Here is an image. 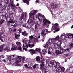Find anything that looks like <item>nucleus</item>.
I'll return each instance as SVG.
<instances>
[{
  "mask_svg": "<svg viewBox=\"0 0 73 73\" xmlns=\"http://www.w3.org/2000/svg\"><path fill=\"white\" fill-rule=\"evenodd\" d=\"M45 60L44 58H43L40 61V69L42 70L43 73H47L49 72V70L45 67Z\"/></svg>",
  "mask_w": 73,
  "mask_h": 73,
  "instance_id": "f257e3e1",
  "label": "nucleus"
},
{
  "mask_svg": "<svg viewBox=\"0 0 73 73\" xmlns=\"http://www.w3.org/2000/svg\"><path fill=\"white\" fill-rule=\"evenodd\" d=\"M59 37H56L54 39H53V40H56L57 41H59L57 43V44H55L54 45V46H55V49H60L61 48V42H62V40L61 39H59Z\"/></svg>",
  "mask_w": 73,
  "mask_h": 73,
  "instance_id": "f03ea898",
  "label": "nucleus"
},
{
  "mask_svg": "<svg viewBox=\"0 0 73 73\" xmlns=\"http://www.w3.org/2000/svg\"><path fill=\"white\" fill-rule=\"evenodd\" d=\"M38 19H39V20L40 21H42L43 19V22L44 23V25H45L46 24V23H49V24H51V22H50L47 19H46L45 18V17H40L38 18Z\"/></svg>",
  "mask_w": 73,
  "mask_h": 73,
  "instance_id": "7ed1b4c3",
  "label": "nucleus"
},
{
  "mask_svg": "<svg viewBox=\"0 0 73 73\" xmlns=\"http://www.w3.org/2000/svg\"><path fill=\"white\" fill-rule=\"evenodd\" d=\"M21 59H22V62L24 63V61H25V58L24 57L21 58L20 56H18V57L16 58V62L17 63L21 62Z\"/></svg>",
  "mask_w": 73,
  "mask_h": 73,
  "instance_id": "20e7f679",
  "label": "nucleus"
},
{
  "mask_svg": "<svg viewBox=\"0 0 73 73\" xmlns=\"http://www.w3.org/2000/svg\"><path fill=\"white\" fill-rule=\"evenodd\" d=\"M27 16V15H25L23 13L21 14L20 15V18L21 21L20 22V23L22 24L23 23L24 21H25V19H26V17Z\"/></svg>",
  "mask_w": 73,
  "mask_h": 73,
  "instance_id": "39448f33",
  "label": "nucleus"
},
{
  "mask_svg": "<svg viewBox=\"0 0 73 73\" xmlns=\"http://www.w3.org/2000/svg\"><path fill=\"white\" fill-rule=\"evenodd\" d=\"M6 19L9 22V23L12 24L11 22L12 21H13V15L11 14L10 15L9 17H7L6 18Z\"/></svg>",
  "mask_w": 73,
  "mask_h": 73,
  "instance_id": "423d86ee",
  "label": "nucleus"
},
{
  "mask_svg": "<svg viewBox=\"0 0 73 73\" xmlns=\"http://www.w3.org/2000/svg\"><path fill=\"white\" fill-rule=\"evenodd\" d=\"M59 27V25L58 23H55L54 24V27H53L54 28V29H56V30H55V31H53L54 33H55V32H57L58 31H60V29L58 28Z\"/></svg>",
  "mask_w": 73,
  "mask_h": 73,
  "instance_id": "0eeeda50",
  "label": "nucleus"
},
{
  "mask_svg": "<svg viewBox=\"0 0 73 73\" xmlns=\"http://www.w3.org/2000/svg\"><path fill=\"white\" fill-rule=\"evenodd\" d=\"M35 13H37V11L36 10H32L31 13H29L30 17H31V15H32L33 19H35V17H36V16L35 15Z\"/></svg>",
  "mask_w": 73,
  "mask_h": 73,
  "instance_id": "6e6552de",
  "label": "nucleus"
},
{
  "mask_svg": "<svg viewBox=\"0 0 73 73\" xmlns=\"http://www.w3.org/2000/svg\"><path fill=\"white\" fill-rule=\"evenodd\" d=\"M56 64V67H54L53 68V70L55 73H58V72H60L59 71V68L58 66Z\"/></svg>",
  "mask_w": 73,
  "mask_h": 73,
  "instance_id": "1a4fd4ad",
  "label": "nucleus"
},
{
  "mask_svg": "<svg viewBox=\"0 0 73 73\" xmlns=\"http://www.w3.org/2000/svg\"><path fill=\"white\" fill-rule=\"evenodd\" d=\"M11 22L12 24L15 23V24L17 25H20V22L18 21L17 19H16L15 21H11Z\"/></svg>",
  "mask_w": 73,
  "mask_h": 73,
  "instance_id": "9d476101",
  "label": "nucleus"
},
{
  "mask_svg": "<svg viewBox=\"0 0 73 73\" xmlns=\"http://www.w3.org/2000/svg\"><path fill=\"white\" fill-rule=\"evenodd\" d=\"M69 37V36H71V33H67L66 34H65V33L61 35V37Z\"/></svg>",
  "mask_w": 73,
  "mask_h": 73,
  "instance_id": "9b49d317",
  "label": "nucleus"
},
{
  "mask_svg": "<svg viewBox=\"0 0 73 73\" xmlns=\"http://www.w3.org/2000/svg\"><path fill=\"white\" fill-rule=\"evenodd\" d=\"M62 49V48H60V51H59V50H56L55 51V53H56V54H62V51L61 50Z\"/></svg>",
  "mask_w": 73,
  "mask_h": 73,
  "instance_id": "f8f14e48",
  "label": "nucleus"
},
{
  "mask_svg": "<svg viewBox=\"0 0 73 73\" xmlns=\"http://www.w3.org/2000/svg\"><path fill=\"white\" fill-rule=\"evenodd\" d=\"M59 70V72H64L65 70V68L64 67H61V66H58Z\"/></svg>",
  "mask_w": 73,
  "mask_h": 73,
  "instance_id": "ddd939ff",
  "label": "nucleus"
},
{
  "mask_svg": "<svg viewBox=\"0 0 73 73\" xmlns=\"http://www.w3.org/2000/svg\"><path fill=\"white\" fill-rule=\"evenodd\" d=\"M28 65L30 67L32 66H33L35 65V62L32 61H30L29 62Z\"/></svg>",
  "mask_w": 73,
  "mask_h": 73,
  "instance_id": "4468645a",
  "label": "nucleus"
},
{
  "mask_svg": "<svg viewBox=\"0 0 73 73\" xmlns=\"http://www.w3.org/2000/svg\"><path fill=\"white\" fill-rule=\"evenodd\" d=\"M17 49V47L16 46H13L11 49V50L12 51H13L16 49Z\"/></svg>",
  "mask_w": 73,
  "mask_h": 73,
  "instance_id": "2eb2a0df",
  "label": "nucleus"
},
{
  "mask_svg": "<svg viewBox=\"0 0 73 73\" xmlns=\"http://www.w3.org/2000/svg\"><path fill=\"white\" fill-rule=\"evenodd\" d=\"M61 50L63 52L62 53H64V52H69V49L67 48L66 49H64L62 48Z\"/></svg>",
  "mask_w": 73,
  "mask_h": 73,
  "instance_id": "dca6fc26",
  "label": "nucleus"
},
{
  "mask_svg": "<svg viewBox=\"0 0 73 73\" xmlns=\"http://www.w3.org/2000/svg\"><path fill=\"white\" fill-rule=\"evenodd\" d=\"M22 35H23L24 36H27L28 35V34L25 31H24V32H22Z\"/></svg>",
  "mask_w": 73,
  "mask_h": 73,
  "instance_id": "f3484780",
  "label": "nucleus"
},
{
  "mask_svg": "<svg viewBox=\"0 0 73 73\" xmlns=\"http://www.w3.org/2000/svg\"><path fill=\"white\" fill-rule=\"evenodd\" d=\"M69 47H70L69 49L71 50L73 48V43H70L69 44Z\"/></svg>",
  "mask_w": 73,
  "mask_h": 73,
  "instance_id": "a211bd4d",
  "label": "nucleus"
},
{
  "mask_svg": "<svg viewBox=\"0 0 73 73\" xmlns=\"http://www.w3.org/2000/svg\"><path fill=\"white\" fill-rule=\"evenodd\" d=\"M33 68H38V65L37 64H34L33 66H32Z\"/></svg>",
  "mask_w": 73,
  "mask_h": 73,
  "instance_id": "6ab92c4d",
  "label": "nucleus"
},
{
  "mask_svg": "<svg viewBox=\"0 0 73 73\" xmlns=\"http://www.w3.org/2000/svg\"><path fill=\"white\" fill-rule=\"evenodd\" d=\"M36 60L38 62H39L40 61V56H38L36 58Z\"/></svg>",
  "mask_w": 73,
  "mask_h": 73,
  "instance_id": "aec40b11",
  "label": "nucleus"
},
{
  "mask_svg": "<svg viewBox=\"0 0 73 73\" xmlns=\"http://www.w3.org/2000/svg\"><path fill=\"white\" fill-rule=\"evenodd\" d=\"M35 50L32 49H31L30 50H29V52H32V54H35V53H36V52L35 51Z\"/></svg>",
  "mask_w": 73,
  "mask_h": 73,
  "instance_id": "412c9836",
  "label": "nucleus"
},
{
  "mask_svg": "<svg viewBox=\"0 0 73 73\" xmlns=\"http://www.w3.org/2000/svg\"><path fill=\"white\" fill-rule=\"evenodd\" d=\"M23 26L26 28H29V25L28 24H26L25 25H23Z\"/></svg>",
  "mask_w": 73,
  "mask_h": 73,
  "instance_id": "4be33fe9",
  "label": "nucleus"
},
{
  "mask_svg": "<svg viewBox=\"0 0 73 73\" xmlns=\"http://www.w3.org/2000/svg\"><path fill=\"white\" fill-rule=\"evenodd\" d=\"M28 0H23V1L24 3H26L27 4V5H29V2L28 1Z\"/></svg>",
  "mask_w": 73,
  "mask_h": 73,
  "instance_id": "5701e85b",
  "label": "nucleus"
},
{
  "mask_svg": "<svg viewBox=\"0 0 73 73\" xmlns=\"http://www.w3.org/2000/svg\"><path fill=\"white\" fill-rule=\"evenodd\" d=\"M0 35L1 37H4V36H5V33L3 32H1L0 33Z\"/></svg>",
  "mask_w": 73,
  "mask_h": 73,
  "instance_id": "b1692460",
  "label": "nucleus"
},
{
  "mask_svg": "<svg viewBox=\"0 0 73 73\" xmlns=\"http://www.w3.org/2000/svg\"><path fill=\"white\" fill-rule=\"evenodd\" d=\"M43 53L44 54H46L47 53L46 50L45 49H44L42 50Z\"/></svg>",
  "mask_w": 73,
  "mask_h": 73,
  "instance_id": "393cba45",
  "label": "nucleus"
},
{
  "mask_svg": "<svg viewBox=\"0 0 73 73\" xmlns=\"http://www.w3.org/2000/svg\"><path fill=\"white\" fill-rule=\"evenodd\" d=\"M38 18H39V17H44V15H42L41 14H40V13H38Z\"/></svg>",
  "mask_w": 73,
  "mask_h": 73,
  "instance_id": "a878e982",
  "label": "nucleus"
},
{
  "mask_svg": "<svg viewBox=\"0 0 73 73\" xmlns=\"http://www.w3.org/2000/svg\"><path fill=\"white\" fill-rule=\"evenodd\" d=\"M40 26V25H39L38 23H37V25H35V30H36V29H37V27H39Z\"/></svg>",
  "mask_w": 73,
  "mask_h": 73,
  "instance_id": "bb28decb",
  "label": "nucleus"
},
{
  "mask_svg": "<svg viewBox=\"0 0 73 73\" xmlns=\"http://www.w3.org/2000/svg\"><path fill=\"white\" fill-rule=\"evenodd\" d=\"M35 46V44H29L28 45V46L29 47H30V48H32V47H33V46Z\"/></svg>",
  "mask_w": 73,
  "mask_h": 73,
  "instance_id": "cd10ccee",
  "label": "nucleus"
},
{
  "mask_svg": "<svg viewBox=\"0 0 73 73\" xmlns=\"http://www.w3.org/2000/svg\"><path fill=\"white\" fill-rule=\"evenodd\" d=\"M5 50H7V52H9L11 51V50L10 49V48L9 47H7L5 48Z\"/></svg>",
  "mask_w": 73,
  "mask_h": 73,
  "instance_id": "c85d7f7f",
  "label": "nucleus"
},
{
  "mask_svg": "<svg viewBox=\"0 0 73 73\" xmlns=\"http://www.w3.org/2000/svg\"><path fill=\"white\" fill-rule=\"evenodd\" d=\"M29 24L31 25H33L34 24V22L33 20L31 19L29 22Z\"/></svg>",
  "mask_w": 73,
  "mask_h": 73,
  "instance_id": "c756f323",
  "label": "nucleus"
},
{
  "mask_svg": "<svg viewBox=\"0 0 73 73\" xmlns=\"http://www.w3.org/2000/svg\"><path fill=\"white\" fill-rule=\"evenodd\" d=\"M50 32L48 31V30H47V29H45L44 30V33H46V34H48V33H50Z\"/></svg>",
  "mask_w": 73,
  "mask_h": 73,
  "instance_id": "7c9ffc66",
  "label": "nucleus"
},
{
  "mask_svg": "<svg viewBox=\"0 0 73 73\" xmlns=\"http://www.w3.org/2000/svg\"><path fill=\"white\" fill-rule=\"evenodd\" d=\"M5 22V20H3V19H1V21L0 22V24H3Z\"/></svg>",
  "mask_w": 73,
  "mask_h": 73,
  "instance_id": "2f4dec72",
  "label": "nucleus"
},
{
  "mask_svg": "<svg viewBox=\"0 0 73 73\" xmlns=\"http://www.w3.org/2000/svg\"><path fill=\"white\" fill-rule=\"evenodd\" d=\"M14 35H15V37H20V34H18L17 33H15Z\"/></svg>",
  "mask_w": 73,
  "mask_h": 73,
  "instance_id": "473e14b6",
  "label": "nucleus"
},
{
  "mask_svg": "<svg viewBox=\"0 0 73 73\" xmlns=\"http://www.w3.org/2000/svg\"><path fill=\"white\" fill-rule=\"evenodd\" d=\"M12 11H13V9L12 8H10L9 9V13H12Z\"/></svg>",
  "mask_w": 73,
  "mask_h": 73,
  "instance_id": "72a5a7b5",
  "label": "nucleus"
},
{
  "mask_svg": "<svg viewBox=\"0 0 73 73\" xmlns=\"http://www.w3.org/2000/svg\"><path fill=\"white\" fill-rule=\"evenodd\" d=\"M4 46H5V44H3L1 46H0V49L1 50L2 49H3L4 48Z\"/></svg>",
  "mask_w": 73,
  "mask_h": 73,
  "instance_id": "f704fd0d",
  "label": "nucleus"
},
{
  "mask_svg": "<svg viewBox=\"0 0 73 73\" xmlns=\"http://www.w3.org/2000/svg\"><path fill=\"white\" fill-rule=\"evenodd\" d=\"M24 66H25V69H28L29 68H30V67H28V66L27 64H24Z\"/></svg>",
  "mask_w": 73,
  "mask_h": 73,
  "instance_id": "c9c22d12",
  "label": "nucleus"
},
{
  "mask_svg": "<svg viewBox=\"0 0 73 73\" xmlns=\"http://www.w3.org/2000/svg\"><path fill=\"white\" fill-rule=\"evenodd\" d=\"M46 66L47 68H50V65L48 64H47L46 65Z\"/></svg>",
  "mask_w": 73,
  "mask_h": 73,
  "instance_id": "e433bc0d",
  "label": "nucleus"
},
{
  "mask_svg": "<svg viewBox=\"0 0 73 73\" xmlns=\"http://www.w3.org/2000/svg\"><path fill=\"white\" fill-rule=\"evenodd\" d=\"M16 44L18 46H20V45H21V43L17 41L16 42Z\"/></svg>",
  "mask_w": 73,
  "mask_h": 73,
  "instance_id": "4c0bfd02",
  "label": "nucleus"
},
{
  "mask_svg": "<svg viewBox=\"0 0 73 73\" xmlns=\"http://www.w3.org/2000/svg\"><path fill=\"white\" fill-rule=\"evenodd\" d=\"M48 42L50 43V44L51 43H53V40L52 39H49L48 40Z\"/></svg>",
  "mask_w": 73,
  "mask_h": 73,
  "instance_id": "58836bf2",
  "label": "nucleus"
},
{
  "mask_svg": "<svg viewBox=\"0 0 73 73\" xmlns=\"http://www.w3.org/2000/svg\"><path fill=\"white\" fill-rule=\"evenodd\" d=\"M10 1L11 3V5L12 7H13V0H10Z\"/></svg>",
  "mask_w": 73,
  "mask_h": 73,
  "instance_id": "ea45409f",
  "label": "nucleus"
},
{
  "mask_svg": "<svg viewBox=\"0 0 73 73\" xmlns=\"http://www.w3.org/2000/svg\"><path fill=\"white\" fill-rule=\"evenodd\" d=\"M29 38L30 40H32V39H33V40H36L35 38V37H30Z\"/></svg>",
  "mask_w": 73,
  "mask_h": 73,
  "instance_id": "a19ab883",
  "label": "nucleus"
},
{
  "mask_svg": "<svg viewBox=\"0 0 73 73\" xmlns=\"http://www.w3.org/2000/svg\"><path fill=\"white\" fill-rule=\"evenodd\" d=\"M58 7V5L57 4H54V8H56Z\"/></svg>",
  "mask_w": 73,
  "mask_h": 73,
  "instance_id": "79ce46f5",
  "label": "nucleus"
},
{
  "mask_svg": "<svg viewBox=\"0 0 73 73\" xmlns=\"http://www.w3.org/2000/svg\"><path fill=\"white\" fill-rule=\"evenodd\" d=\"M51 7L52 8H54V4L52 3L51 4Z\"/></svg>",
  "mask_w": 73,
  "mask_h": 73,
  "instance_id": "37998d69",
  "label": "nucleus"
},
{
  "mask_svg": "<svg viewBox=\"0 0 73 73\" xmlns=\"http://www.w3.org/2000/svg\"><path fill=\"white\" fill-rule=\"evenodd\" d=\"M12 58V56H10L9 57H8V60H9V61H10L11 59H12V60H13V59H14V58Z\"/></svg>",
  "mask_w": 73,
  "mask_h": 73,
  "instance_id": "c03bdc74",
  "label": "nucleus"
},
{
  "mask_svg": "<svg viewBox=\"0 0 73 73\" xmlns=\"http://www.w3.org/2000/svg\"><path fill=\"white\" fill-rule=\"evenodd\" d=\"M50 63L52 65H53L54 64V62L53 61H52L50 62Z\"/></svg>",
  "mask_w": 73,
  "mask_h": 73,
  "instance_id": "a18cd8bd",
  "label": "nucleus"
},
{
  "mask_svg": "<svg viewBox=\"0 0 73 73\" xmlns=\"http://www.w3.org/2000/svg\"><path fill=\"white\" fill-rule=\"evenodd\" d=\"M4 3V1H0V6H2V4H3V3Z\"/></svg>",
  "mask_w": 73,
  "mask_h": 73,
  "instance_id": "49530a36",
  "label": "nucleus"
},
{
  "mask_svg": "<svg viewBox=\"0 0 73 73\" xmlns=\"http://www.w3.org/2000/svg\"><path fill=\"white\" fill-rule=\"evenodd\" d=\"M46 33H44V31H43L42 32V35L43 36H45V35H46Z\"/></svg>",
  "mask_w": 73,
  "mask_h": 73,
  "instance_id": "de8ad7c7",
  "label": "nucleus"
},
{
  "mask_svg": "<svg viewBox=\"0 0 73 73\" xmlns=\"http://www.w3.org/2000/svg\"><path fill=\"white\" fill-rule=\"evenodd\" d=\"M61 38H62V40H63V41H64V42H66V41H67V40L66 39V38H62L63 37H61Z\"/></svg>",
  "mask_w": 73,
  "mask_h": 73,
  "instance_id": "09e8293b",
  "label": "nucleus"
},
{
  "mask_svg": "<svg viewBox=\"0 0 73 73\" xmlns=\"http://www.w3.org/2000/svg\"><path fill=\"white\" fill-rule=\"evenodd\" d=\"M35 51H37V52H40V49L38 48H36Z\"/></svg>",
  "mask_w": 73,
  "mask_h": 73,
  "instance_id": "8fccbe9b",
  "label": "nucleus"
},
{
  "mask_svg": "<svg viewBox=\"0 0 73 73\" xmlns=\"http://www.w3.org/2000/svg\"><path fill=\"white\" fill-rule=\"evenodd\" d=\"M9 25H10V24L11 25L12 28H13V27H16V25H13L12 24H11L9 23Z\"/></svg>",
  "mask_w": 73,
  "mask_h": 73,
  "instance_id": "3c124183",
  "label": "nucleus"
},
{
  "mask_svg": "<svg viewBox=\"0 0 73 73\" xmlns=\"http://www.w3.org/2000/svg\"><path fill=\"white\" fill-rule=\"evenodd\" d=\"M18 50H20V51H21V50H22V48H21V47H18Z\"/></svg>",
  "mask_w": 73,
  "mask_h": 73,
  "instance_id": "603ef678",
  "label": "nucleus"
},
{
  "mask_svg": "<svg viewBox=\"0 0 73 73\" xmlns=\"http://www.w3.org/2000/svg\"><path fill=\"white\" fill-rule=\"evenodd\" d=\"M4 58V55H3L1 56H0V58L1 59V58Z\"/></svg>",
  "mask_w": 73,
  "mask_h": 73,
  "instance_id": "864d4df0",
  "label": "nucleus"
},
{
  "mask_svg": "<svg viewBox=\"0 0 73 73\" xmlns=\"http://www.w3.org/2000/svg\"><path fill=\"white\" fill-rule=\"evenodd\" d=\"M64 56L65 57H68L69 56V55H68V54H65Z\"/></svg>",
  "mask_w": 73,
  "mask_h": 73,
  "instance_id": "5fc2aeb1",
  "label": "nucleus"
},
{
  "mask_svg": "<svg viewBox=\"0 0 73 73\" xmlns=\"http://www.w3.org/2000/svg\"><path fill=\"white\" fill-rule=\"evenodd\" d=\"M9 32L10 33H12V29L11 28L9 30Z\"/></svg>",
  "mask_w": 73,
  "mask_h": 73,
  "instance_id": "6e6d98bb",
  "label": "nucleus"
},
{
  "mask_svg": "<svg viewBox=\"0 0 73 73\" xmlns=\"http://www.w3.org/2000/svg\"><path fill=\"white\" fill-rule=\"evenodd\" d=\"M18 31H19V33H20L22 31L21 29V28L19 29L18 30Z\"/></svg>",
  "mask_w": 73,
  "mask_h": 73,
  "instance_id": "4d7b16f0",
  "label": "nucleus"
},
{
  "mask_svg": "<svg viewBox=\"0 0 73 73\" xmlns=\"http://www.w3.org/2000/svg\"><path fill=\"white\" fill-rule=\"evenodd\" d=\"M2 18H3V19H5L6 17V16L4 15H2Z\"/></svg>",
  "mask_w": 73,
  "mask_h": 73,
  "instance_id": "13d9d810",
  "label": "nucleus"
},
{
  "mask_svg": "<svg viewBox=\"0 0 73 73\" xmlns=\"http://www.w3.org/2000/svg\"><path fill=\"white\" fill-rule=\"evenodd\" d=\"M50 44V43H49V42H48L46 43V45H48V46H49Z\"/></svg>",
  "mask_w": 73,
  "mask_h": 73,
  "instance_id": "bf43d9fd",
  "label": "nucleus"
},
{
  "mask_svg": "<svg viewBox=\"0 0 73 73\" xmlns=\"http://www.w3.org/2000/svg\"><path fill=\"white\" fill-rule=\"evenodd\" d=\"M17 29H13V32H15L16 31Z\"/></svg>",
  "mask_w": 73,
  "mask_h": 73,
  "instance_id": "052dcab7",
  "label": "nucleus"
},
{
  "mask_svg": "<svg viewBox=\"0 0 73 73\" xmlns=\"http://www.w3.org/2000/svg\"><path fill=\"white\" fill-rule=\"evenodd\" d=\"M23 50H25V51H27V50H28V49L27 48H23Z\"/></svg>",
  "mask_w": 73,
  "mask_h": 73,
  "instance_id": "680f3d73",
  "label": "nucleus"
},
{
  "mask_svg": "<svg viewBox=\"0 0 73 73\" xmlns=\"http://www.w3.org/2000/svg\"><path fill=\"white\" fill-rule=\"evenodd\" d=\"M1 37H0V40H1V41H2V42H3V39H2V38H1Z\"/></svg>",
  "mask_w": 73,
  "mask_h": 73,
  "instance_id": "e2e57ef3",
  "label": "nucleus"
},
{
  "mask_svg": "<svg viewBox=\"0 0 73 73\" xmlns=\"http://www.w3.org/2000/svg\"><path fill=\"white\" fill-rule=\"evenodd\" d=\"M27 59H26L25 60V61L26 62H28V60H27Z\"/></svg>",
  "mask_w": 73,
  "mask_h": 73,
  "instance_id": "0e129e2a",
  "label": "nucleus"
},
{
  "mask_svg": "<svg viewBox=\"0 0 73 73\" xmlns=\"http://www.w3.org/2000/svg\"><path fill=\"white\" fill-rule=\"evenodd\" d=\"M12 9H13V11H15V9L14 8H12Z\"/></svg>",
  "mask_w": 73,
  "mask_h": 73,
  "instance_id": "69168bd1",
  "label": "nucleus"
},
{
  "mask_svg": "<svg viewBox=\"0 0 73 73\" xmlns=\"http://www.w3.org/2000/svg\"><path fill=\"white\" fill-rule=\"evenodd\" d=\"M16 6H19V3H17L16 5Z\"/></svg>",
  "mask_w": 73,
  "mask_h": 73,
  "instance_id": "338daca9",
  "label": "nucleus"
},
{
  "mask_svg": "<svg viewBox=\"0 0 73 73\" xmlns=\"http://www.w3.org/2000/svg\"><path fill=\"white\" fill-rule=\"evenodd\" d=\"M48 54H50V51L49 50L48 51Z\"/></svg>",
  "mask_w": 73,
  "mask_h": 73,
  "instance_id": "774afa93",
  "label": "nucleus"
}]
</instances>
